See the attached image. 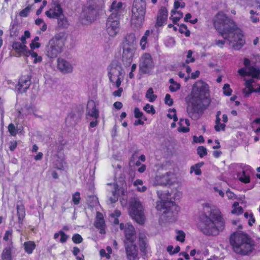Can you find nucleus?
Wrapping results in <instances>:
<instances>
[{
    "instance_id": "nucleus-1",
    "label": "nucleus",
    "mask_w": 260,
    "mask_h": 260,
    "mask_svg": "<svg viewBox=\"0 0 260 260\" xmlns=\"http://www.w3.org/2000/svg\"><path fill=\"white\" fill-rule=\"evenodd\" d=\"M209 86L202 80L196 82L192 86L190 95L185 98L186 112L192 120L200 118L210 104Z\"/></svg>"
},
{
    "instance_id": "nucleus-2",
    "label": "nucleus",
    "mask_w": 260,
    "mask_h": 260,
    "mask_svg": "<svg viewBox=\"0 0 260 260\" xmlns=\"http://www.w3.org/2000/svg\"><path fill=\"white\" fill-rule=\"evenodd\" d=\"M213 25L220 35L225 40H229L230 44H232L234 49L239 50L245 44V40L242 30L222 12H219L216 15Z\"/></svg>"
},
{
    "instance_id": "nucleus-3",
    "label": "nucleus",
    "mask_w": 260,
    "mask_h": 260,
    "mask_svg": "<svg viewBox=\"0 0 260 260\" xmlns=\"http://www.w3.org/2000/svg\"><path fill=\"white\" fill-rule=\"evenodd\" d=\"M224 226V220L217 209L210 208L208 215L204 213L201 216L199 229L205 235H218L223 230Z\"/></svg>"
},
{
    "instance_id": "nucleus-4",
    "label": "nucleus",
    "mask_w": 260,
    "mask_h": 260,
    "mask_svg": "<svg viewBox=\"0 0 260 260\" xmlns=\"http://www.w3.org/2000/svg\"><path fill=\"white\" fill-rule=\"evenodd\" d=\"M229 240L233 251L237 254L247 255L254 250V241L245 233L234 232L230 235Z\"/></svg>"
},
{
    "instance_id": "nucleus-5",
    "label": "nucleus",
    "mask_w": 260,
    "mask_h": 260,
    "mask_svg": "<svg viewBox=\"0 0 260 260\" xmlns=\"http://www.w3.org/2000/svg\"><path fill=\"white\" fill-rule=\"evenodd\" d=\"M122 3H117L114 1L110 7L111 15L109 16L106 22V31L111 37H115L119 32L120 29V16L122 7Z\"/></svg>"
},
{
    "instance_id": "nucleus-6",
    "label": "nucleus",
    "mask_w": 260,
    "mask_h": 260,
    "mask_svg": "<svg viewBox=\"0 0 260 260\" xmlns=\"http://www.w3.org/2000/svg\"><path fill=\"white\" fill-rule=\"evenodd\" d=\"M157 194L160 200L156 202L157 210L162 212L165 215L171 213L173 216L179 212V207L172 200L174 198V197H172V193L168 191L167 192L157 191Z\"/></svg>"
},
{
    "instance_id": "nucleus-7",
    "label": "nucleus",
    "mask_w": 260,
    "mask_h": 260,
    "mask_svg": "<svg viewBox=\"0 0 260 260\" xmlns=\"http://www.w3.org/2000/svg\"><path fill=\"white\" fill-rule=\"evenodd\" d=\"M146 13V4L144 0H135L132 8L131 26L133 29L140 28L143 24Z\"/></svg>"
},
{
    "instance_id": "nucleus-8",
    "label": "nucleus",
    "mask_w": 260,
    "mask_h": 260,
    "mask_svg": "<svg viewBox=\"0 0 260 260\" xmlns=\"http://www.w3.org/2000/svg\"><path fill=\"white\" fill-rule=\"evenodd\" d=\"M129 213L132 218L139 224L145 222L143 207L138 198H132L129 200Z\"/></svg>"
},
{
    "instance_id": "nucleus-9",
    "label": "nucleus",
    "mask_w": 260,
    "mask_h": 260,
    "mask_svg": "<svg viewBox=\"0 0 260 260\" xmlns=\"http://www.w3.org/2000/svg\"><path fill=\"white\" fill-rule=\"evenodd\" d=\"M63 45V39L62 36L60 34L56 35L49 42L46 48V55L51 58L56 57L61 52Z\"/></svg>"
},
{
    "instance_id": "nucleus-10",
    "label": "nucleus",
    "mask_w": 260,
    "mask_h": 260,
    "mask_svg": "<svg viewBox=\"0 0 260 260\" xmlns=\"http://www.w3.org/2000/svg\"><path fill=\"white\" fill-rule=\"evenodd\" d=\"M154 64L150 53H144L140 58L139 70L142 74H149L154 68Z\"/></svg>"
},
{
    "instance_id": "nucleus-11",
    "label": "nucleus",
    "mask_w": 260,
    "mask_h": 260,
    "mask_svg": "<svg viewBox=\"0 0 260 260\" xmlns=\"http://www.w3.org/2000/svg\"><path fill=\"white\" fill-rule=\"evenodd\" d=\"M108 77L109 80L111 83H114L115 78L117 77V79L115 82L116 86L119 88L121 83V79L120 76L121 75V67H118L117 65L115 66L114 64L111 63L108 68Z\"/></svg>"
},
{
    "instance_id": "nucleus-12",
    "label": "nucleus",
    "mask_w": 260,
    "mask_h": 260,
    "mask_svg": "<svg viewBox=\"0 0 260 260\" xmlns=\"http://www.w3.org/2000/svg\"><path fill=\"white\" fill-rule=\"evenodd\" d=\"M63 11L60 4L58 2H54L51 8L45 12L47 17L50 19H56L63 15Z\"/></svg>"
},
{
    "instance_id": "nucleus-13",
    "label": "nucleus",
    "mask_w": 260,
    "mask_h": 260,
    "mask_svg": "<svg viewBox=\"0 0 260 260\" xmlns=\"http://www.w3.org/2000/svg\"><path fill=\"white\" fill-rule=\"evenodd\" d=\"M124 244L135 243L136 240V232L134 226L131 223H127L125 224L124 229Z\"/></svg>"
},
{
    "instance_id": "nucleus-14",
    "label": "nucleus",
    "mask_w": 260,
    "mask_h": 260,
    "mask_svg": "<svg viewBox=\"0 0 260 260\" xmlns=\"http://www.w3.org/2000/svg\"><path fill=\"white\" fill-rule=\"evenodd\" d=\"M86 115L94 119H98L100 116L99 110L96 107L95 102L92 100H90L87 102Z\"/></svg>"
},
{
    "instance_id": "nucleus-15",
    "label": "nucleus",
    "mask_w": 260,
    "mask_h": 260,
    "mask_svg": "<svg viewBox=\"0 0 260 260\" xmlns=\"http://www.w3.org/2000/svg\"><path fill=\"white\" fill-rule=\"evenodd\" d=\"M31 77L28 75H22L19 79L18 90L21 92H25L31 84Z\"/></svg>"
},
{
    "instance_id": "nucleus-16",
    "label": "nucleus",
    "mask_w": 260,
    "mask_h": 260,
    "mask_svg": "<svg viewBox=\"0 0 260 260\" xmlns=\"http://www.w3.org/2000/svg\"><path fill=\"white\" fill-rule=\"evenodd\" d=\"M125 252L128 260H135L138 256L137 246L134 243L124 244Z\"/></svg>"
},
{
    "instance_id": "nucleus-17",
    "label": "nucleus",
    "mask_w": 260,
    "mask_h": 260,
    "mask_svg": "<svg viewBox=\"0 0 260 260\" xmlns=\"http://www.w3.org/2000/svg\"><path fill=\"white\" fill-rule=\"evenodd\" d=\"M134 50L131 47H123L122 60L124 66H129L133 61Z\"/></svg>"
},
{
    "instance_id": "nucleus-18",
    "label": "nucleus",
    "mask_w": 260,
    "mask_h": 260,
    "mask_svg": "<svg viewBox=\"0 0 260 260\" xmlns=\"http://www.w3.org/2000/svg\"><path fill=\"white\" fill-rule=\"evenodd\" d=\"M168 13L166 7H162L159 10L155 23L156 27H161L167 22Z\"/></svg>"
},
{
    "instance_id": "nucleus-19",
    "label": "nucleus",
    "mask_w": 260,
    "mask_h": 260,
    "mask_svg": "<svg viewBox=\"0 0 260 260\" xmlns=\"http://www.w3.org/2000/svg\"><path fill=\"white\" fill-rule=\"evenodd\" d=\"M95 228L100 230L101 234H106V224L103 214L98 212L94 223Z\"/></svg>"
},
{
    "instance_id": "nucleus-20",
    "label": "nucleus",
    "mask_w": 260,
    "mask_h": 260,
    "mask_svg": "<svg viewBox=\"0 0 260 260\" xmlns=\"http://www.w3.org/2000/svg\"><path fill=\"white\" fill-rule=\"evenodd\" d=\"M17 215L18 223L23 224V220L25 216V209L22 200L18 201L16 204Z\"/></svg>"
},
{
    "instance_id": "nucleus-21",
    "label": "nucleus",
    "mask_w": 260,
    "mask_h": 260,
    "mask_svg": "<svg viewBox=\"0 0 260 260\" xmlns=\"http://www.w3.org/2000/svg\"><path fill=\"white\" fill-rule=\"evenodd\" d=\"M57 67L62 73H67L72 72V66L65 59L58 58L57 59Z\"/></svg>"
},
{
    "instance_id": "nucleus-22",
    "label": "nucleus",
    "mask_w": 260,
    "mask_h": 260,
    "mask_svg": "<svg viewBox=\"0 0 260 260\" xmlns=\"http://www.w3.org/2000/svg\"><path fill=\"white\" fill-rule=\"evenodd\" d=\"M84 18L82 20V22L85 23L84 19L88 23H91L93 21L96 17L95 10L90 7H88L87 9H85L83 11Z\"/></svg>"
},
{
    "instance_id": "nucleus-23",
    "label": "nucleus",
    "mask_w": 260,
    "mask_h": 260,
    "mask_svg": "<svg viewBox=\"0 0 260 260\" xmlns=\"http://www.w3.org/2000/svg\"><path fill=\"white\" fill-rule=\"evenodd\" d=\"M24 252L28 255L31 254L36 248V244L34 241H27L23 244Z\"/></svg>"
},
{
    "instance_id": "nucleus-24",
    "label": "nucleus",
    "mask_w": 260,
    "mask_h": 260,
    "mask_svg": "<svg viewBox=\"0 0 260 260\" xmlns=\"http://www.w3.org/2000/svg\"><path fill=\"white\" fill-rule=\"evenodd\" d=\"M179 126L178 128V131L182 133H187L189 131V126L190 122L188 119L181 118L179 122Z\"/></svg>"
},
{
    "instance_id": "nucleus-25",
    "label": "nucleus",
    "mask_w": 260,
    "mask_h": 260,
    "mask_svg": "<svg viewBox=\"0 0 260 260\" xmlns=\"http://www.w3.org/2000/svg\"><path fill=\"white\" fill-rule=\"evenodd\" d=\"M136 42V37L134 33L131 32L127 34L124 38L123 45L126 48V46H131Z\"/></svg>"
},
{
    "instance_id": "nucleus-26",
    "label": "nucleus",
    "mask_w": 260,
    "mask_h": 260,
    "mask_svg": "<svg viewBox=\"0 0 260 260\" xmlns=\"http://www.w3.org/2000/svg\"><path fill=\"white\" fill-rule=\"evenodd\" d=\"M146 236L144 235H139V245L140 250L143 253L146 254L147 252V243L146 240Z\"/></svg>"
},
{
    "instance_id": "nucleus-27",
    "label": "nucleus",
    "mask_w": 260,
    "mask_h": 260,
    "mask_svg": "<svg viewBox=\"0 0 260 260\" xmlns=\"http://www.w3.org/2000/svg\"><path fill=\"white\" fill-rule=\"evenodd\" d=\"M11 46L17 53H21L23 51H26L27 46H24L17 41L12 42Z\"/></svg>"
},
{
    "instance_id": "nucleus-28",
    "label": "nucleus",
    "mask_w": 260,
    "mask_h": 260,
    "mask_svg": "<svg viewBox=\"0 0 260 260\" xmlns=\"http://www.w3.org/2000/svg\"><path fill=\"white\" fill-rule=\"evenodd\" d=\"M3 240L8 242L7 246L13 247V230L12 229L7 230L5 232L3 237Z\"/></svg>"
},
{
    "instance_id": "nucleus-29",
    "label": "nucleus",
    "mask_w": 260,
    "mask_h": 260,
    "mask_svg": "<svg viewBox=\"0 0 260 260\" xmlns=\"http://www.w3.org/2000/svg\"><path fill=\"white\" fill-rule=\"evenodd\" d=\"M13 247L6 246L2 252V258L3 260H12V251Z\"/></svg>"
},
{
    "instance_id": "nucleus-30",
    "label": "nucleus",
    "mask_w": 260,
    "mask_h": 260,
    "mask_svg": "<svg viewBox=\"0 0 260 260\" xmlns=\"http://www.w3.org/2000/svg\"><path fill=\"white\" fill-rule=\"evenodd\" d=\"M171 13L172 15L170 18L172 20L174 24H177V22L183 16V13L180 11H177L176 10H172Z\"/></svg>"
},
{
    "instance_id": "nucleus-31",
    "label": "nucleus",
    "mask_w": 260,
    "mask_h": 260,
    "mask_svg": "<svg viewBox=\"0 0 260 260\" xmlns=\"http://www.w3.org/2000/svg\"><path fill=\"white\" fill-rule=\"evenodd\" d=\"M56 19H57V24L59 28H66L68 27L69 23L63 13L62 16L56 18Z\"/></svg>"
},
{
    "instance_id": "nucleus-32",
    "label": "nucleus",
    "mask_w": 260,
    "mask_h": 260,
    "mask_svg": "<svg viewBox=\"0 0 260 260\" xmlns=\"http://www.w3.org/2000/svg\"><path fill=\"white\" fill-rule=\"evenodd\" d=\"M248 76H251L253 78H258L260 75V69L250 66L248 68Z\"/></svg>"
},
{
    "instance_id": "nucleus-33",
    "label": "nucleus",
    "mask_w": 260,
    "mask_h": 260,
    "mask_svg": "<svg viewBox=\"0 0 260 260\" xmlns=\"http://www.w3.org/2000/svg\"><path fill=\"white\" fill-rule=\"evenodd\" d=\"M239 180L245 184L249 183L250 182V176L245 171L243 170L242 173L238 174Z\"/></svg>"
},
{
    "instance_id": "nucleus-34",
    "label": "nucleus",
    "mask_w": 260,
    "mask_h": 260,
    "mask_svg": "<svg viewBox=\"0 0 260 260\" xmlns=\"http://www.w3.org/2000/svg\"><path fill=\"white\" fill-rule=\"evenodd\" d=\"M169 83L171 85L169 86V88L171 92H176L180 89V84L176 82L173 78L170 79Z\"/></svg>"
},
{
    "instance_id": "nucleus-35",
    "label": "nucleus",
    "mask_w": 260,
    "mask_h": 260,
    "mask_svg": "<svg viewBox=\"0 0 260 260\" xmlns=\"http://www.w3.org/2000/svg\"><path fill=\"white\" fill-rule=\"evenodd\" d=\"M204 162H201L195 164L194 166H192L190 167V173L194 172L196 175H200L202 174L201 167L204 165Z\"/></svg>"
},
{
    "instance_id": "nucleus-36",
    "label": "nucleus",
    "mask_w": 260,
    "mask_h": 260,
    "mask_svg": "<svg viewBox=\"0 0 260 260\" xmlns=\"http://www.w3.org/2000/svg\"><path fill=\"white\" fill-rule=\"evenodd\" d=\"M150 31L149 30H146L144 36L141 38L140 42V45L142 50H144L146 48V45L147 43V37L149 35Z\"/></svg>"
},
{
    "instance_id": "nucleus-37",
    "label": "nucleus",
    "mask_w": 260,
    "mask_h": 260,
    "mask_svg": "<svg viewBox=\"0 0 260 260\" xmlns=\"http://www.w3.org/2000/svg\"><path fill=\"white\" fill-rule=\"evenodd\" d=\"M145 96L150 102H154L157 98V96L154 94L153 88L151 87L147 90Z\"/></svg>"
},
{
    "instance_id": "nucleus-38",
    "label": "nucleus",
    "mask_w": 260,
    "mask_h": 260,
    "mask_svg": "<svg viewBox=\"0 0 260 260\" xmlns=\"http://www.w3.org/2000/svg\"><path fill=\"white\" fill-rule=\"evenodd\" d=\"M34 50H28L26 49V53L29 54L32 58H34L35 59L34 60V63H37L38 62H41L42 60V58L40 56H38L37 52H34Z\"/></svg>"
},
{
    "instance_id": "nucleus-39",
    "label": "nucleus",
    "mask_w": 260,
    "mask_h": 260,
    "mask_svg": "<svg viewBox=\"0 0 260 260\" xmlns=\"http://www.w3.org/2000/svg\"><path fill=\"white\" fill-rule=\"evenodd\" d=\"M233 210L232 213L237 215L241 214L243 212V209L241 206H239L238 202H235L233 205Z\"/></svg>"
},
{
    "instance_id": "nucleus-40",
    "label": "nucleus",
    "mask_w": 260,
    "mask_h": 260,
    "mask_svg": "<svg viewBox=\"0 0 260 260\" xmlns=\"http://www.w3.org/2000/svg\"><path fill=\"white\" fill-rule=\"evenodd\" d=\"M80 251V249L78 247L75 246L73 247L72 253L73 255L76 256L77 260H84V256L82 253L78 255Z\"/></svg>"
},
{
    "instance_id": "nucleus-41",
    "label": "nucleus",
    "mask_w": 260,
    "mask_h": 260,
    "mask_svg": "<svg viewBox=\"0 0 260 260\" xmlns=\"http://www.w3.org/2000/svg\"><path fill=\"white\" fill-rule=\"evenodd\" d=\"M134 116L135 118L139 119L141 118L143 120H147V118L143 114V113L140 110L139 108L135 107L134 109Z\"/></svg>"
},
{
    "instance_id": "nucleus-42",
    "label": "nucleus",
    "mask_w": 260,
    "mask_h": 260,
    "mask_svg": "<svg viewBox=\"0 0 260 260\" xmlns=\"http://www.w3.org/2000/svg\"><path fill=\"white\" fill-rule=\"evenodd\" d=\"M179 31L181 34H184L186 37H189L190 32L187 28V26L185 24H181L180 25Z\"/></svg>"
},
{
    "instance_id": "nucleus-43",
    "label": "nucleus",
    "mask_w": 260,
    "mask_h": 260,
    "mask_svg": "<svg viewBox=\"0 0 260 260\" xmlns=\"http://www.w3.org/2000/svg\"><path fill=\"white\" fill-rule=\"evenodd\" d=\"M167 116L170 119H173L174 122H176L178 120V117L176 114V110L175 109H170L169 110V113L167 114Z\"/></svg>"
},
{
    "instance_id": "nucleus-44",
    "label": "nucleus",
    "mask_w": 260,
    "mask_h": 260,
    "mask_svg": "<svg viewBox=\"0 0 260 260\" xmlns=\"http://www.w3.org/2000/svg\"><path fill=\"white\" fill-rule=\"evenodd\" d=\"M31 6L30 5L27 6L25 8L22 10L21 11L19 12V15L21 17H26L28 16L30 10H31Z\"/></svg>"
},
{
    "instance_id": "nucleus-45",
    "label": "nucleus",
    "mask_w": 260,
    "mask_h": 260,
    "mask_svg": "<svg viewBox=\"0 0 260 260\" xmlns=\"http://www.w3.org/2000/svg\"><path fill=\"white\" fill-rule=\"evenodd\" d=\"M81 200L80 193L79 191L75 192L72 196V201L75 205L79 204Z\"/></svg>"
},
{
    "instance_id": "nucleus-46",
    "label": "nucleus",
    "mask_w": 260,
    "mask_h": 260,
    "mask_svg": "<svg viewBox=\"0 0 260 260\" xmlns=\"http://www.w3.org/2000/svg\"><path fill=\"white\" fill-rule=\"evenodd\" d=\"M222 90L223 93L225 95L228 96L231 95L233 90L230 87V84L228 83L224 84Z\"/></svg>"
},
{
    "instance_id": "nucleus-47",
    "label": "nucleus",
    "mask_w": 260,
    "mask_h": 260,
    "mask_svg": "<svg viewBox=\"0 0 260 260\" xmlns=\"http://www.w3.org/2000/svg\"><path fill=\"white\" fill-rule=\"evenodd\" d=\"M215 125L214 126V129L216 132H220V131H225L226 125L224 123H221L220 120H219V122H217L215 120Z\"/></svg>"
},
{
    "instance_id": "nucleus-48",
    "label": "nucleus",
    "mask_w": 260,
    "mask_h": 260,
    "mask_svg": "<svg viewBox=\"0 0 260 260\" xmlns=\"http://www.w3.org/2000/svg\"><path fill=\"white\" fill-rule=\"evenodd\" d=\"M197 153L200 157H203L207 154V149L203 146H200L197 148Z\"/></svg>"
},
{
    "instance_id": "nucleus-49",
    "label": "nucleus",
    "mask_w": 260,
    "mask_h": 260,
    "mask_svg": "<svg viewBox=\"0 0 260 260\" xmlns=\"http://www.w3.org/2000/svg\"><path fill=\"white\" fill-rule=\"evenodd\" d=\"M143 110L148 114H154L155 113V110L154 107L150 105L149 104H147L144 107Z\"/></svg>"
},
{
    "instance_id": "nucleus-50",
    "label": "nucleus",
    "mask_w": 260,
    "mask_h": 260,
    "mask_svg": "<svg viewBox=\"0 0 260 260\" xmlns=\"http://www.w3.org/2000/svg\"><path fill=\"white\" fill-rule=\"evenodd\" d=\"M72 241L75 244H79L82 242L83 238L79 234H75L73 235L72 238Z\"/></svg>"
},
{
    "instance_id": "nucleus-51",
    "label": "nucleus",
    "mask_w": 260,
    "mask_h": 260,
    "mask_svg": "<svg viewBox=\"0 0 260 260\" xmlns=\"http://www.w3.org/2000/svg\"><path fill=\"white\" fill-rule=\"evenodd\" d=\"M185 234L182 231H178L177 235L176 237V239L178 241L183 242L185 241Z\"/></svg>"
},
{
    "instance_id": "nucleus-52",
    "label": "nucleus",
    "mask_w": 260,
    "mask_h": 260,
    "mask_svg": "<svg viewBox=\"0 0 260 260\" xmlns=\"http://www.w3.org/2000/svg\"><path fill=\"white\" fill-rule=\"evenodd\" d=\"M67 142L64 140L60 141L57 144V153H59L63 151L64 146L67 144Z\"/></svg>"
},
{
    "instance_id": "nucleus-53",
    "label": "nucleus",
    "mask_w": 260,
    "mask_h": 260,
    "mask_svg": "<svg viewBox=\"0 0 260 260\" xmlns=\"http://www.w3.org/2000/svg\"><path fill=\"white\" fill-rule=\"evenodd\" d=\"M192 51L191 50H189L187 51V54L186 55V59L185 60V63H189L190 62H193L195 61V59L193 57H192Z\"/></svg>"
},
{
    "instance_id": "nucleus-54",
    "label": "nucleus",
    "mask_w": 260,
    "mask_h": 260,
    "mask_svg": "<svg viewBox=\"0 0 260 260\" xmlns=\"http://www.w3.org/2000/svg\"><path fill=\"white\" fill-rule=\"evenodd\" d=\"M250 14L251 15L250 19L252 22L256 23L259 21L258 17L256 16H254L255 14L258 15V13H257L256 12H254L253 10H251L250 11Z\"/></svg>"
},
{
    "instance_id": "nucleus-55",
    "label": "nucleus",
    "mask_w": 260,
    "mask_h": 260,
    "mask_svg": "<svg viewBox=\"0 0 260 260\" xmlns=\"http://www.w3.org/2000/svg\"><path fill=\"white\" fill-rule=\"evenodd\" d=\"M8 128L11 135L15 136L16 135L17 131L13 123L9 124Z\"/></svg>"
},
{
    "instance_id": "nucleus-56",
    "label": "nucleus",
    "mask_w": 260,
    "mask_h": 260,
    "mask_svg": "<svg viewBox=\"0 0 260 260\" xmlns=\"http://www.w3.org/2000/svg\"><path fill=\"white\" fill-rule=\"evenodd\" d=\"M167 178V177H166L165 176H163L162 177H157V178L156 179L157 183L159 185H166L168 183V181L166 179Z\"/></svg>"
},
{
    "instance_id": "nucleus-57",
    "label": "nucleus",
    "mask_w": 260,
    "mask_h": 260,
    "mask_svg": "<svg viewBox=\"0 0 260 260\" xmlns=\"http://www.w3.org/2000/svg\"><path fill=\"white\" fill-rule=\"evenodd\" d=\"M165 103L169 106H171L173 104V100L171 98L169 94H166L165 98Z\"/></svg>"
},
{
    "instance_id": "nucleus-58",
    "label": "nucleus",
    "mask_w": 260,
    "mask_h": 260,
    "mask_svg": "<svg viewBox=\"0 0 260 260\" xmlns=\"http://www.w3.org/2000/svg\"><path fill=\"white\" fill-rule=\"evenodd\" d=\"M59 234L60 236L59 240L60 242L61 243L66 242L69 238V236H68L64 232L62 231H59Z\"/></svg>"
},
{
    "instance_id": "nucleus-59",
    "label": "nucleus",
    "mask_w": 260,
    "mask_h": 260,
    "mask_svg": "<svg viewBox=\"0 0 260 260\" xmlns=\"http://www.w3.org/2000/svg\"><path fill=\"white\" fill-rule=\"evenodd\" d=\"M226 194L228 198L229 199L235 200L237 198V196L233 192L231 191V190L230 189H228L226 190Z\"/></svg>"
},
{
    "instance_id": "nucleus-60",
    "label": "nucleus",
    "mask_w": 260,
    "mask_h": 260,
    "mask_svg": "<svg viewBox=\"0 0 260 260\" xmlns=\"http://www.w3.org/2000/svg\"><path fill=\"white\" fill-rule=\"evenodd\" d=\"M238 72L239 74L242 77L248 76V71L247 72L245 68H242L239 69Z\"/></svg>"
},
{
    "instance_id": "nucleus-61",
    "label": "nucleus",
    "mask_w": 260,
    "mask_h": 260,
    "mask_svg": "<svg viewBox=\"0 0 260 260\" xmlns=\"http://www.w3.org/2000/svg\"><path fill=\"white\" fill-rule=\"evenodd\" d=\"M100 254L101 257H105L108 259L111 258V255L107 253L104 249H102L100 250Z\"/></svg>"
},
{
    "instance_id": "nucleus-62",
    "label": "nucleus",
    "mask_w": 260,
    "mask_h": 260,
    "mask_svg": "<svg viewBox=\"0 0 260 260\" xmlns=\"http://www.w3.org/2000/svg\"><path fill=\"white\" fill-rule=\"evenodd\" d=\"M29 46L31 50H34L36 48H40L41 46V44L39 42H36L32 41Z\"/></svg>"
},
{
    "instance_id": "nucleus-63",
    "label": "nucleus",
    "mask_w": 260,
    "mask_h": 260,
    "mask_svg": "<svg viewBox=\"0 0 260 260\" xmlns=\"http://www.w3.org/2000/svg\"><path fill=\"white\" fill-rule=\"evenodd\" d=\"M47 5V1L44 0L43 1L42 5L40 7V8L37 10L36 14L37 15H39L42 12L43 9Z\"/></svg>"
},
{
    "instance_id": "nucleus-64",
    "label": "nucleus",
    "mask_w": 260,
    "mask_h": 260,
    "mask_svg": "<svg viewBox=\"0 0 260 260\" xmlns=\"http://www.w3.org/2000/svg\"><path fill=\"white\" fill-rule=\"evenodd\" d=\"M10 34L11 37L17 36L18 34V30L12 27L10 30Z\"/></svg>"
}]
</instances>
